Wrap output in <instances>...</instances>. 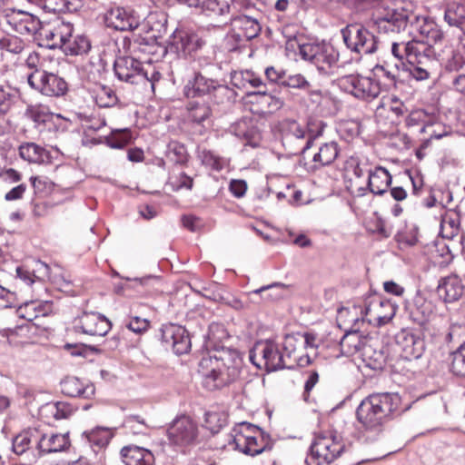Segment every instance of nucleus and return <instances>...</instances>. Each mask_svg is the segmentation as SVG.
I'll list each match as a JSON object with an SVG mask.
<instances>
[{"instance_id":"obj_1","label":"nucleus","mask_w":465,"mask_h":465,"mask_svg":"<svg viewBox=\"0 0 465 465\" xmlns=\"http://www.w3.org/2000/svg\"><path fill=\"white\" fill-rule=\"evenodd\" d=\"M243 366L242 354L232 348L216 350L202 358L199 373L209 391L223 388L236 381Z\"/></svg>"},{"instance_id":"obj_2","label":"nucleus","mask_w":465,"mask_h":465,"mask_svg":"<svg viewBox=\"0 0 465 465\" xmlns=\"http://www.w3.org/2000/svg\"><path fill=\"white\" fill-rule=\"evenodd\" d=\"M107 27L116 31H138L134 34L133 51L153 53L156 47L158 35L150 21L141 22L140 16L129 8L115 6L104 15Z\"/></svg>"},{"instance_id":"obj_3","label":"nucleus","mask_w":465,"mask_h":465,"mask_svg":"<svg viewBox=\"0 0 465 465\" xmlns=\"http://www.w3.org/2000/svg\"><path fill=\"white\" fill-rule=\"evenodd\" d=\"M399 393H372L364 398L356 410L357 420L368 430H379L389 420L402 412Z\"/></svg>"},{"instance_id":"obj_4","label":"nucleus","mask_w":465,"mask_h":465,"mask_svg":"<svg viewBox=\"0 0 465 465\" xmlns=\"http://www.w3.org/2000/svg\"><path fill=\"white\" fill-rule=\"evenodd\" d=\"M341 437L333 431H322L314 435L308 458L310 465L331 464L343 452Z\"/></svg>"},{"instance_id":"obj_5","label":"nucleus","mask_w":465,"mask_h":465,"mask_svg":"<svg viewBox=\"0 0 465 465\" xmlns=\"http://www.w3.org/2000/svg\"><path fill=\"white\" fill-rule=\"evenodd\" d=\"M301 57L313 64L320 74H331L337 67L339 53L329 43H306L299 46Z\"/></svg>"},{"instance_id":"obj_6","label":"nucleus","mask_w":465,"mask_h":465,"mask_svg":"<svg viewBox=\"0 0 465 465\" xmlns=\"http://www.w3.org/2000/svg\"><path fill=\"white\" fill-rule=\"evenodd\" d=\"M371 10V22L384 33L399 31L407 25V16L390 8L388 0H368L362 12Z\"/></svg>"},{"instance_id":"obj_7","label":"nucleus","mask_w":465,"mask_h":465,"mask_svg":"<svg viewBox=\"0 0 465 465\" xmlns=\"http://www.w3.org/2000/svg\"><path fill=\"white\" fill-rule=\"evenodd\" d=\"M249 360L258 369L268 372L292 367V362L287 361L278 345L272 341L256 342L250 351Z\"/></svg>"},{"instance_id":"obj_8","label":"nucleus","mask_w":465,"mask_h":465,"mask_svg":"<svg viewBox=\"0 0 465 465\" xmlns=\"http://www.w3.org/2000/svg\"><path fill=\"white\" fill-rule=\"evenodd\" d=\"M340 88L361 100H372L381 93V84L374 76L359 74H348L338 79Z\"/></svg>"},{"instance_id":"obj_9","label":"nucleus","mask_w":465,"mask_h":465,"mask_svg":"<svg viewBox=\"0 0 465 465\" xmlns=\"http://www.w3.org/2000/svg\"><path fill=\"white\" fill-rule=\"evenodd\" d=\"M341 35L346 46L359 54H371L378 48L377 38L360 25H348Z\"/></svg>"},{"instance_id":"obj_10","label":"nucleus","mask_w":465,"mask_h":465,"mask_svg":"<svg viewBox=\"0 0 465 465\" xmlns=\"http://www.w3.org/2000/svg\"><path fill=\"white\" fill-rule=\"evenodd\" d=\"M74 26L70 22L56 18L54 21L41 25L38 39L40 44L49 49L64 48L68 38L73 36Z\"/></svg>"},{"instance_id":"obj_11","label":"nucleus","mask_w":465,"mask_h":465,"mask_svg":"<svg viewBox=\"0 0 465 465\" xmlns=\"http://www.w3.org/2000/svg\"><path fill=\"white\" fill-rule=\"evenodd\" d=\"M27 81L31 87L46 96L59 97L67 92L64 78L53 73L35 70L28 75Z\"/></svg>"},{"instance_id":"obj_12","label":"nucleus","mask_w":465,"mask_h":465,"mask_svg":"<svg viewBox=\"0 0 465 465\" xmlns=\"http://www.w3.org/2000/svg\"><path fill=\"white\" fill-rule=\"evenodd\" d=\"M3 23L20 35H39L42 23L31 13L12 9L6 11Z\"/></svg>"},{"instance_id":"obj_13","label":"nucleus","mask_w":465,"mask_h":465,"mask_svg":"<svg viewBox=\"0 0 465 465\" xmlns=\"http://www.w3.org/2000/svg\"><path fill=\"white\" fill-rule=\"evenodd\" d=\"M161 341L166 347L175 354L187 353L191 349V340L184 327L168 323L161 328Z\"/></svg>"},{"instance_id":"obj_14","label":"nucleus","mask_w":465,"mask_h":465,"mask_svg":"<svg viewBox=\"0 0 465 465\" xmlns=\"http://www.w3.org/2000/svg\"><path fill=\"white\" fill-rule=\"evenodd\" d=\"M203 38L194 31L177 28L170 38V48L183 56H191L204 45Z\"/></svg>"},{"instance_id":"obj_15","label":"nucleus","mask_w":465,"mask_h":465,"mask_svg":"<svg viewBox=\"0 0 465 465\" xmlns=\"http://www.w3.org/2000/svg\"><path fill=\"white\" fill-rule=\"evenodd\" d=\"M169 440L175 445H187L197 437V426L187 416L175 419L167 430Z\"/></svg>"},{"instance_id":"obj_16","label":"nucleus","mask_w":465,"mask_h":465,"mask_svg":"<svg viewBox=\"0 0 465 465\" xmlns=\"http://www.w3.org/2000/svg\"><path fill=\"white\" fill-rule=\"evenodd\" d=\"M436 31L432 22L425 16L415 15L409 27V42L411 45L428 50L429 40L433 38Z\"/></svg>"},{"instance_id":"obj_17","label":"nucleus","mask_w":465,"mask_h":465,"mask_svg":"<svg viewBox=\"0 0 465 465\" xmlns=\"http://www.w3.org/2000/svg\"><path fill=\"white\" fill-rule=\"evenodd\" d=\"M143 64L133 56H119L114 61V74L120 81L129 84L143 82Z\"/></svg>"},{"instance_id":"obj_18","label":"nucleus","mask_w":465,"mask_h":465,"mask_svg":"<svg viewBox=\"0 0 465 465\" xmlns=\"http://www.w3.org/2000/svg\"><path fill=\"white\" fill-rule=\"evenodd\" d=\"M283 144H288L291 147L292 142H298L300 146L291 152L294 154L302 153H304L312 144V138L311 134H307L306 130L298 122L294 120H288L283 123Z\"/></svg>"},{"instance_id":"obj_19","label":"nucleus","mask_w":465,"mask_h":465,"mask_svg":"<svg viewBox=\"0 0 465 465\" xmlns=\"http://www.w3.org/2000/svg\"><path fill=\"white\" fill-rule=\"evenodd\" d=\"M426 51L409 42V74L417 81L427 80L430 75L431 60Z\"/></svg>"},{"instance_id":"obj_20","label":"nucleus","mask_w":465,"mask_h":465,"mask_svg":"<svg viewBox=\"0 0 465 465\" xmlns=\"http://www.w3.org/2000/svg\"><path fill=\"white\" fill-rule=\"evenodd\" d=\"M261 25L256 18L242 15L232 19V33L230 37L239 44L255 38L261 32Z\"/></svg>"},{"instance_id":"obj_21","label":"nucleus","mask_w":465,"mask_h":465,"mask_svg":"<svg viewBox=\"0 0 465 465\" xmlns=\"http://www.w3.org/2000/svg\"><path fill=\"white\" fill-rule=\"evenodd\" d=\"M248 103L258 106V110L262 113H274L282 109L285 103L283 99L272 92H269L268 88L249 92L247 94Z\"/></svg>"},{"instance_id":"obj_22","label":"nucleus","mask_w":465,"mask_h":465,"mask_svg":"<svg viewBox=\"0 0 465 465\" xmlns=\"http://www.w3.org/2000/svg\"><path fill=\"white\" fill-rule=\"evenodd\" d=\"M83 333L91 336H104L111 330V322L104 315L97 312H84L79 319V325Z\"/></svg>"},{"instance_id":"obj_23","label":"nucleus","mask_w":465,"mask_h":465,"mask_svg":"<svg viewBox=\"0 0 465 465\" xmlns=\"http://www.w3.org/2000/svg\"><path fill=\"white\" fill-rule=\"evenodd\" d=\"M433 306L420 292L413 298V303L411 309V318L416 323L420 331L423 333L430 331L431 326L429 319L432 313Z\"/></svg>"},{"instance_id":"obj_24","label":"nucleus","mask_w":465,"mask_h":465,"mask_svg":"<svg viewBox=\"0 0 465 465\" xmlns=\"http://www.w3.org/2000/svg\"><path fill=\"white\" fill-rule=\"evenodd\" d=\"M309 339L310 334L308 333H298L296 335L288 334L284 337V341L282 343V348L284 350L283 354L287 359L288 362H292V366L294 365V363H298L299 365L303 366L311 362V360L308 355L303 357L296 354L298 347H301V345L308 343Z\"/></svg>"},{"instance_id":"obj_25","label":"nucleus","mask_w":465,"mask_h":465,"mask_svg":"<svg viewBox=\"0 0 465 465\" xmlns=\"http://www.w3.org/2000/svg\"><path fill=\"white\" fill-rule=\"evenodd\" d=\"M464 286L457 275H449L441 278L437 287V294L444 302H454L463 293Z\"/></svg>"},{"instance_id":"obj_26","label":"nucleus","mask_w":465,"mask_h":465,"mask_svg":"<svg viewBox=\"0 0 465 465\" xmlns=\"http://www.w3.org/2000/svg\"><path fill=\"white\" fill-rule=\"evenodd\" d=\"M69 446L68 433H45L37 439V450L41 454L64 451Z\"/></svg>"},{"instance_id":"obj_27","label":"nucleus","mask_w":465,"mask_h":465,"mask_svg":"<svg viewBox=\"0 0 465 465\" xmlns=\"http://www.w3.org/2000/svg\"><path fill=\"white\" fill-rule=\"evenodd\" d=\"M215 90H224V88L213 79H208L201 74H195L184 85L183 93L187 97H197L211 94Z\"/></svg>"},{"instance_id":"obj_28","label":"nucleus","mask_w":465,"mask_h":465,"mask_svg":"<svg viewBox=\"0 0 465 465\" xmlns=\"http://www.w3.org/2000/svg\"><path fill=\"white\" fill-rule=\"evenodd\" d=\"M251 433L259 434L258 427L246 422L235 426L230 434L229 445L232 446L234 450L248 455V451H253L248 448Z\"/></svg>"},{"instance_id":"obj_29","label":"nucleus","mask_w":465,"mask_h":465,"mask_svg":"<svg viewBox=\"0 0 465 465\" xmlns=\"http://www.w3.org/2000/svg\"><path fill=\"white\" fill-rule=\"evenodd\" d=\"M344 331L345 333L340 341L341 354L351 356L362 351L364 345H368L366 337L361 333V327H350Z\"/></svg>"},{"instance_id":"obj_30","label":"nucleus","mask_w":465,"mask_h":465,"mask_svg":"<svg viewBox=\"0 0 465 465\" xmlns=\"http://www.w3.org/2000/svg\"><path fill=\"white\" fill-rule=\"evenodd\" d=\"M61 391L69 397H81L89 399L94 395L95 388L94 384L83 382L79 378L74 376L65 377L61 381Z\"/></svg>"},{"instance_id":"obj_31","label":"nucleus","mask_w":465,"mask_h":465,"mask_svg":"<svg viewBox=\"0 0 465 465\" xmlns=\"http://www.w3.org/2000/svg\"><path fill=\"white\" fill-rule=\"evenodd\" d=\"M391 53L394 59L392 66L395 72L389 71L388 76L395 82V84L404 83V74L407 72V43H393Z\"/></svg>"},{"instance_id":"obj_32","label":"nucleus","mask_w":465,"mask_h":465,"mask_svg":"<svg viewBox=\"0 0 465 465\" xmlns=\"http://www.w3.org/2000/svg\"><path fill=\"white\" fill-rule=\"evenodd\" d=\"M125 465H154V456L148 449L136 445L125 446L121 450Z\"/></svg>"},{"instance_id":"obj_33","label":"nucleus","mask_w":465,"mask_h":465,"mask_svg":"<svg viewBox=\"0 0 465 465\" xmlns=\"http://www.w3.org/2000/svg\"><path fill=\"white\" fill-rule=\"evenodd\" d=\"M180 5L195 8L208 15L224 16L230 12V5L218 0H180Z\"/></svg>"},{"instance_id":"obj_34","label":"nucleus","mask_w":465,"mask_h":465,"mask_svg":"<svg viewBox=\"0 0 465 465\" xmlns=\"http://www.w3.org/2000/svg\"><path fill=\"white\" fill-rule=\"evenodd\" d=\"M396 312L395 305L390 301H380L365 309L369 322H376L379 326L388 323Z\"/></svg>"},{"instance_id":"obj_35","label":"nucleus","mask_w":465,"mask_h":465,"mask_svg":"<svg viewBox=\"0 0 465 465\" xmlns=\"http://www.w3.org/2000/svg\"><path fill=\"white\" fill-rule=\"evenodd\" d=\"M52 311L50 302L30 301L19 306L16 312L20 318L33 322L40 316H45Z\"/></svg>"},{"instance_id":"obj_36","label":"nucleus","mask_w":465,"mask_h":465,"mask_svg":"<svg viewBox=\"0 0 465 465\" xmlns=\"http://www.w3.org/2000/svg\"><path fill=\"white\" fill-rule=\"evenodd\" d=\"M362 309L357 306L340 309L337 314L338 325L344 330L350 329V327H361L365 323V318L359 316V314H362Z\"/></svg>"},{"instance_id":"obj_37","label":"nucleus","mask_w":465,"mask_h":465,"mask_svg":"<svg viewBox=\"0 0 465 465\" xmlns=\"http://www.w3.org/2000/svg\"><path fill=\"white\" fill-rule=\"evenodd\" d=\"M460 232V214L455 210L447 211L441 218L440 233L443 238L453 239Z\"/></svg>"},{"instance_id":"obj_38","label":"nucleus","mask_w":465,"mask_h":465,"mask_svg":"<svg viewBox=\"0 0 465 465\" xmlns=\"http://www.w3.org/2000/svg\"><path fill=\"white\" fill-rule=\"evenodd\" d=\"M391 183V176L383 167H376L372 173H369L368 186L374 194H382Z\"/></svg>"},{"instance_id":"obj_39","label":"nucleus","mask_w":465,"mask_h":465,"mask_svg":"<svg viewBox=\"0 0 465 465\" xmlns=\"http://www.w3.org/2000/svg\"><path fill=\"white\" fill-rule=\"evenodd\" d=\"M18 151L20 157L30 163H43L49 159V153L35 143H24Z\"/></svg>"},{"instance_id":"obj_40","label":"nucleus","mask_w":465,"mask_h":465,"mask_svg":"<svg viewBox=\"0 0 465 465\" xmlns=\"http://www.w3.org/2000/svg\"><path fill=\"white\" fill-rule=\"evenodd\" d=\"M33 272H30L25 267H17V276L23 280L27 285H31L35 282V278L45 280L50 277V267L42 261H35L34 262Z\"/></svg>"},{"instance_id":"obj_41","label":"nucleus","mask_w":465,"mask_h":465,"mask_svg":"<svg viewBox=\"0 0 465 465\" xmlns=\"http://www.w3.org/2000/svg\"><path fill=\"white\" fill-rule=\"evenodd\" d=\"M229 131L234 136L244 139L249 143H254L259 136L256 128L253 126L252 122L249 119L243 118L233 123Z\"/></svg>"},{"instance_id":"obj_42","label":"nucleus","mask_w":465,"mask_h":465,"mask_svg":"<svg viewBox=\"0 0 465 465\" xmlns=\"http://www.w3.org/2000/svg\"><path fill=\"white\" fill-rule=\"evenodd\" d=\"M338 154L339 147L337 143L330 142L322 144L319 148L318 153L313 155L314 167L318 168L332 163Z\"/></svg>"},{"instance_id":"obj_43","label":"nucleus","mask_w":465,"mask_h":465,"mask_svg":"<svg viewBox=\"0 0 465 465\" xmlns=\"http://www.w3.org/2000/svg\"><path fill=\"white\" fill-rule=\"evenodd\" d=\"M92 97L99 107H113L118 103L115 92L106 85H95L92 89Z\"/></svg>"},{"instance_id":"obj_44","label":"nucleus","mask_w":465,"mask_h":465,"mask_svg":"<svg viewBox=\"0 0 465 465\" xmlns=\"http://www.w3.org/2000/svg\"><path fill=\"white\" fill-rule=\"evenodd\" d=\"M361 360L366 368L381 371L384 366V355L381 351L373 350L371 344L364 345Z\"/></svg>"},{"instance_id":"obj_45","label":"nucleus","mask_w":465,"mask_h":465,"mask_svg":"<svg viewBox=\"0 0 465 465\" xmlns=\"http://www.w3.org/2000/svg\"><path fill=\"white\" fill-rule=\"evenodd\" d=\"M188 119L201 124L207 121L212 114L210 106L206 103L197 101L189 102L187 105Z\"/></svg>"},{"instance_id":"obj_46","label":"nucleus","mask_w":465,"mask_h":465,"mask_svg":"<svg viewBox=\"0 0 465 465\" xmlns=\"http://www.w3.org/2000/svg\"><path fill=\"white\" fill-rule=\"evenodd\" d=\"M227 422V415L220 411H208L204 414L203 427L213 434L218 433Z\"/></svg>"},{"instance_id":"obj_47","label":"nucleus","mask_w":465,"mask_h":465,"mask_svg":"<svg viewBox=\"0 0 465 465\" xmlns=\"http://www.w3.org/2000/svg\"><path fill=\"white\" fill-rule=\"evenodd\" d=\"M444 20L450 26L461 27L465 24V6L457 3L448 5L444 13Z\"/></svg>"},{"instance_id":"obj_48","label":"nucleus","mask_w":465,"mask_h":465,"mask_svg":"<svg viewBox=\"0 0 465 465\" xmlns=\"http://www.w3.org/2000/svg\"><path fill=\"white\" fill-rule=\"evenodd\" d=\"M91 48L89 39L82 35L68 38L64 50L67 54L79 55L86 54Z\"/></svg>"},{"instance_id":"obj_49","label":"nucleus","mask_w":465,"mask_h":465,"mask_svg":"<svg viewBox=\"0 0 465 465\" xmlns=\"http://www.w3.org/2000/svg\"><path fill=\"white\" fill-rule=\"evenodd\" d=\"M166 158L174 164H184L188 161V153L183 143L171 141L167 145Z\"/></svg>"},{"instance_id":"obj_50","label":"nucleus","mask_w":465,"mask_h":465,"mask_svg":"<svg viewBox=\"0 0 465 465\" xmlns=\"http://www.w3.org/2000/svg\"><path fill=\"white\" fill-rule=\"evenodd\" d=\"M79 0H44V8L49 13H66L76 11Z\"/></svg>"},{"instance_id":"obj_51","label":"nucleus","mask_w":465,"mask_h":465,"mask_svg":"<svg viewBox=\"0 0 465 465\" xmlns=\"http://www.w3.org/2000/svg\"><path fill=\"white\" fill-rule=\"evenodd\" d=\"M286 285L275 282L271 285L262 286L250 292V294L262 293V299L267 302H272L282 299L284 296Z\"/></svg>"},{"instance_id":"obj_52","label":"nucleus","mask_w":465,"mask_h":465,"mask_svg":"<svg viewBox=\"0 0 465 465\" xmlns=\"http://www.w3.org/2000/svg\"><path fill=\"white\" fill-rule=\"evenodd\" d=\"M17 100V95L9 85L0 83V117L7 114Z\"/></svg>"},{"instance_id":"obj_53","label":"nucleus","mask_w":465,"mask_h":465,"mask_svg":"<svg viewBox=\"0 0 465 465\" xmlns=\"http://www.w3.org/2000/svg\"><path fill=\"white\" fill-rule=\"evenodd\" d=\"M33 439L37 442L35 431L25 430L15 436L13 440V450L17 455L24 454L31 446Z\"/></svg>"},{"instance_id":"obj_54","label":"nucleus","mask_w":465,"mask_h":465,"mask_svg":"<svg viewBox=\"0 0 465 465\" xmlns=\"http://www.w3.org/2000/svg\"><path fill=\"white\" fill-rule=\"evenodd\" d=\"M202 163L213 171L220 172L227 165V161L212 151L203 150L199 153Z\"/></svg>"},{"instance_id":"obj_55","label":"nucleus","mask_w":465,"mask_h":465,"mask_svg":"<svg viewBox=\"0 0 465 465\" xmlns=\"http://www.w3.org/2000/svg\"><path fill=\"white\" fill-rule=\"evenodd\" d=\"M91 446L103 448L109 443L111 432L105 428H96L89 432L84 433Z\"/></svg>"},{"instance_id":"obj_56","label":"nucleus","mask_w":465,"mask_h":465,"mask_svg":"<svg viewBox=\"0 0 465 465\" xmlns=\"http://www.w3.org/2000/svg\"><path fill=\"white\" fill-rule=\"evenodd\" d=\"M25 115L37 124H44L51 120L53 114L43 104H33L26 108Z\"/></svg>"},{"instance_id":"obj_57","label":"nucleus","mask_w":465,"mask_h":465,"mask_svg":"<svg viewBox=\"0 0 465 465\" xmlns=\"http://www.w3.org/2000/svg\"><path fill=\"white\" fill-rule=\"evenodd\" d=\"M450 358L451 372L457 376L465 377V343L453 351Z\"/></svg>"},{"instance_id":"obj_58","label":"nucleus","mask_w":465,"mask_h":465,"mask_svg":"<svg viewBox=\"0 0 465 465\" xmlns=\"http://www.w3.org/2000/svg\"><path fill=\"white\" fill-rule=\"evenodd\" d=\"M465 66V46H458L451 57L447 61L446 69L454 74H461L460 71Z\"/></svg>"},{"instance_id":"obj_59","label":"nucleus","mask_w":465,"mask_h":465,"mask_svg":"<svg viewBox=\"0 0 465 465\" xmlns=\"http://www.w3.org/2000/svg\"><path fill=\"white\" fill-rule=\"evenodd\" d=\"M131 139L132 134L128 129L116 130L107 139V144L111 148L122 149L130 143Z\"/></svg>"},{"instance_id":"obj_60","label":"nucleus","mask_w":465,"mask_h":465,"mask_svg":"<svg viewBox=\"0 0 465 465\" xmlns=\"http://www.w3.org/2000/svg\"><path fill=\"white\" fill-rule=\"evenodd\" d=\"M287 72L280 67L268 66L264 70V75L269 84H274L282 88Z\"/></svg>"},{"instance_id":"obj_61","label":"nucleus","mask_w":465,"mask_h":465,"mask_svg":"<svg viewBox=\"0 0 465 465\" xmlns=\"http://www.w3.org/2000/svg\"><path fill=\"white\" fill-rule=\"evenodd\" d=\"M309 81L307 78L300 74H286L285 81L282 88L294 89L303 92L304 89L309 88Z\"/></svg>"},{"instance_id":"obj_62","label":"nucleus","mask_w":465,"mask_h":465,"mask_svg":"<svg viewBox=\"0 0 465 465\" xmlns=\"http://www.w3.org/2000/svg\"><path fill=\"white\" fill-rule=\"evenodd\" d=\"M167 184L173 190L179 191L182 189L191 190L193 185V178L184 173H180L178 175H172L169 177Z\"/></svg>"},{"instance_id":"obj_63","label":"nucleus","mask_w":465,"mask_h":465,"mask_svg":"<svg viewBox=\"0 0 465 465\" xmlns=\"http://www.w3.org/2000/svg\"><path fill=\"white\" fill-rule=\"evenodd\" d=\"M23 175L14 168L4 169L0 172V183L4 189L21 183Z\"/></svg>"},{"instance_id":"obj_64","label":"nucleus","mask_w":465,"mask_h":465,"mask_svg":"<svg viewBox=\"0 0 465 465\" xmlns=\"http://www.w3.org/2000/svg\"><path fill=\"white\" fill-rule=\"evenodd\" d=\"M142 76L143 82L149 83L153 91H154L156 83L162 79V74L160 71L156 68L155 65L150 63L143 64Z\"/></svg>"}]
</instances>
